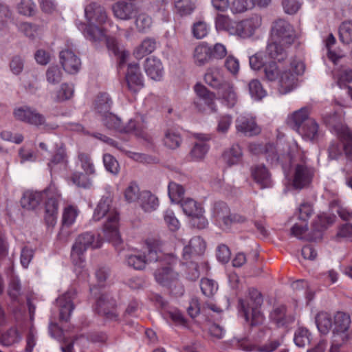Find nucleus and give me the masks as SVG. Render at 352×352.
<instances>
[{
    "instance_id": "f257e3e1",
    "label": "nucleus",
    "mask_w": 352,
    "mask_h": 352,
    "mask_svg": "<svg viewBox=\"0 0 352 352\" xmlns=\"http://www.w3.org/2000/svg\"><path fill=\"white\" fill-rule=\"evenodd\" d=\"M43 197L47 199L45 222L49 226L54 227L56 223L58 200L60 198V194L54 185L51 184L43 192L32 190L25 191L21 199V206L28 210H35L40 205Z\"/></svg>"
},
{
    "instance_id": "f03ea898",
    "label": "nucleus",
    "mask_w": 352,
    "mask_h": 352,
    "mask_svg": "<svg viewBox=\"0 0 352 352\" xmlns=\"http://www.w3.org/2000/svg\"><path fill=\"white\" fill-rule=\"evenodd\" d=\"M106 217L103 231L105 236L113 245L118 246L122 243L119 226L120 214L113 206V198L111 196H103L97 204L93 214L96 221Z\"/></svg>"
},
{
    "instance_id": "7ed1b4c3",
    "label": "nucleus",
    "mask_w": 352,
    "mask_h": 352,
    "mask_svg": "<svg viewBox=\"0 0 352 352\" xmlns=\"http://www.w3.org/2000/svg\"><path fill=\"white\" fill-rule=\"evenodd\" d=\"M157 261L162 267L156 270L154 273L156 281L162 286L170 289L179 284V273L175 269L179 260L174 254H164L160 256Z\"/></svg>"
},
{
    "instance_id": "20e7f679",
    "label": "nucleus",
    "mask_w": 352,
    "mask_h": 352,
    "mask_svg": "<svg viewBox=\"0 0 352 352\" xmlns=\"http://www.w3.org/2000/svg\"><path fill=\"white\" fill-rule=\"evenodd\" d=\"M147 254L135 255L130 254L126 258L129 266L138 270H144L148 263L157 261L162 245V241L157 238H148L144 242Z\"/></svg>"
},
{
    "instance_id": "39448f33",
    "label": "nucleus",
    "mask_w": 352,
    "mask_h": 352,
    "mask_svg": "<svg viewBox=\"0 0 352 352\" xmlns=\"http://www.w3.org/2000/svg\"><path fill=\"white\" fill-rule=\"evenodd\" d=\"M101 245L98 236L90 232L79 235L72 246L71 258L75 265H80L85 261L84 253L89 248H98Z\"/></svg>"
},
{
    "instance_id": "423d86ee",
    "label": "nucleus",
    "mask_w": 352,
    "mask_h": 352,
    "mask_svg": "<svg viewBox=\"0 0 352 352\" xmlns=\"http://www.w3.org/2000/svg\"><path fill=\"white\" fill-rule=\"evenodd\" d=\"M296 38V32L288 21L278 19L273 23L270 35L272 41H279L284 46H291Z\"/></svg>"
},
{
    "instance_id": "0eeeda50",
    "label": "nucleus",
    "mask_w": 352,
    "mask_h": 352,
    "mask_svg": "<svg viewBox=\"0 0 352 352\" xmlns=\"http://www.w3.org/2000/svg\"><path fill=\"white\" fill-rule=\"evenodd\" d=\"M262 17L258 14H252L251 16L236 22L234 35L241 38L246 39L253 36L256 32L261 27Z\"/></svg>"
},
{
    "instance_id": "6e6552de",
    "label": "nucleus",
    "mask_w": 352,
    "mask_h": 352,
    "mask_svg": "<svg viewBox=\"0 0 352 352\" xmlns=\"http://www.w3.org/2000/svg\"><path fill=\"white\" fill-rule=\"evenodd\" d=\"M184 212L192 217V225L199 229H204L208 225V221L204 216L201 205L192 199L188 198L182 203Z\"/></svg>"
},
{
    "instance_id": "1a4fd4ad",
    "label": "nucleus",
    "mask_w": 352,
    "mask_h": 352,
    "mask_svg": "<svg viewBox=\"0 0 352 352\" xmlns=\"http://www.w3.org/2000/svg\"><path fill=\"white\" fill-rule=\"evenodd\" d=\"M314 176V170L309 167L303 160L301 163L297 164L295 166L293 186L296 189H302L307 187L311 182Z\"/></svg>"
},
{
    "instance_id": "9d476101",
    "label": "nucleus",
    "mask_w": 352,
    "mask_h": 352,
    "mask_svg": "<svg viewBox=\"0 0 352 352\" xmlns=\"http://www.w3.org/2000/svg\"><path fill=\"white\" fill-rule=\"evenodd\" d=\"M60 63L65 71L69 74L78 73L81 68L80 58L70 50H63L59 54Z\"/></svg>"
},
{
    "instance_id": "9b49d317",
    "label": "nucleus",
    "mask_w": 352,
    "mask_h": 352,
    "mask_svg": "<svg viewBox=\"0 0 352 352\" xmlns=\"http://www.w3.org/2000/svg\"><path fill=\"white\" fill-rule=\"evenodd\" d=\"M263 303V297L261 294L254 288L248 289V295L245 299H240L239 304L244 316L247 321L250 318V309L258 308Z\"/></svg>"
},
{
    "instance_id": "f8f14e48",
    "label": "nucleus",
    "mask_w": 352,
    "mask_h": 352,
    "mask_svg": "<svg viewBox=\"0 0 352 352\" xmlns=\"http://www.w3.org/2000/svg\"><path fill=\"white\" fill-rule=\"evenodd\" d=\"M85 14L88 24L90 25H102L108 19L104 8L96 3H91L87 6Z\"/></svg>"
},
{
    "instance_id": "ddd939ff",
    "label": "nucleus",
    "mask_w": 352,
    "mask_h": 352,
    "mask_svg": "<svg viewBox=\"0 0 352 352\" xmlns=\"http://www.w3.org/2000/svg\"><path fill=\"white\" fill-rule=\"evenodd\" d=\"M76 296V291L74 289L69 290L62 296H59L56 302L60 309V319L64 321H68L72 311L74 309V305L72 300Z\"/></svg>"
},
{
    "instance_id": "4468645a",
    "label": "nucleus",
    "mask_w": 352,
    "mask_h": 352,
    "mask_svg": "<svg viewBox=\"0 0 352 352\" xmlns=\"http://www.w3.org/2000/svg\"><path fill=\"white\" fill-rule=\"evenodd\" d=\"M129 89L136 93L144 87V81L138 64H130L126 74Z\"/></svg>"
},
{
    "instance_id": "2eb2a0df",
    "label": "nucleus",
    "mask_w": 352,
    "mask_h": 352,
    "mask_svg": "<svg viewBox=\"0 0 352 352\" xmlns=\"http://www.w3.org/2000/svg\"><path fill=\"white\" fill-rule=\"evenodd\" d=\"M236 129L246 136L258 135L261 129L252 117L240 116L236 120Z\"/></svg>"
},
{
    "instance_id": "dca6fc26",
    "label": "nucleus",
    "mask_w": 352,
    "mask_h": 352,
    "mask_svg": "<svg viewBox=\"0 0 352 352\" xmlns=\"http://www.w3.org/2000/svg\"><path fill=\"white\" fill-rule=\"evenodd\" d=\"M102 121L108 129L116 130L119 132L129 133L130 131L133 129L135 126L133 121L130 122L129 126H124L121 119L111 112L103 116Z\"/></svg>"
},
{
    "instance_id": "f3484780",
    "label": "nucleus",
    "mask_w": 352,
    "mask_h": 352,
    "mask_svg": "<svg viewBox=\"0 0 352 352\" xmlns=\"http://www.w3.org/2000/svg\"><path fill=\"white\" fill-rule=\"evenodd\" d=\"M210 45L206 42L199 43L192 52L193 62L197 66H204L211 60Z\"/></svg>"
},
{
    "instance_id": "a211bd4d",
    "label": "nucleus",
    "mask_w": 352,
    "mask_h": 352,
    "mask_svg": "<svg viewBox=\"0 0 352 352\" xmlns=\"http://www.w3.org/2000/svg\"><path fill=\"white\" fill-rule=\"evenodd\" d=\"M97 310L100 314L107 318L113 319L117 317L115 301L108 295L102 294L97 300Z\"/></svg>"
},
{
    "instance_id": "6ab92c4d",
    "label": "nucleus",
    "mask_w": 352,
    "mask_h": 352,
    "mask_svg": "<svg viewBox=\"0 0 352 352\" xmlns=\"http://www.w3.org/2000/svg\"><path fill=\"white\" fill-rule=\"evenodd\" d=\"M144 69L146 74L154 80H160L163 76L162 63L160 59L154 56L146 59Z\"/></svg>"
},
{
    "instance_id": "aec40b11",
    "label": "nucleus",
    "mask_w": 352,
    "mask_h": 352,
    "mask_svg": "<svg viewBox=\"0 0 352 352\" xmlns=\"http://www.w3.org/2000/svg\"><path fill=\"white\" fill-rule=\"evenodd\" d=\"M111 10L116 19L126 21L131 19L134 13V5L131 3L120 1L112 5Z\"/></svg>"
},
{
    "instance_id": "412c9836",
    "label": "nucleus",
    "mask_w": 352,
    "mask_h": 352,
    "mask_svg": "<svg viewBox=\"0 0 352 352\" xmlns=\"http://www.w3.org/2000/svg\"><path fill=\"white\" fill-rule=\"evenodd\" d=\"M204 80L208 85L219 89L228 83L224 80L221 69L217 67L208 68Z\"/></svg>"
},
{
    "instance_id": "4be33fe9",
    "label": "nucleus",
    "mask_w": 352,
    "mask_h": 352,
    "mask_svg": "<svg viewBox=\"0 0 352 352\" xmlns=\"http://www.w3.org/2000/svg\"><path fill=\"white\" fill-rule=\"evenodd\" d=\"M279 91L282 94H287L293 90L297 85L296 76L287 70L282 71L278 80Z\"/></svg>"
},
{
    "instance_id": "5701e85b",
    "label": "nucleus",
    "mask_w": 352,
    "mask_h": 352,
    "mask_svg": "<svg viewBox=\"0 0 352 352\" xmlns=\"http://www.w3.org/2000/svg\"><path fill=\"white\" fill-rule=\"evenodd\" d=\"M302 137L307 140L316 141L319 137V126L314 119L308 120L300 129L296 130Z\"/></svg>"
},
{
    "instance_id": "b1692460",
    "label": "nucleus",
    "mask_w": 352,
    "mask_h": 352,
    "mask_svg": "<svg viewBox=\"0 0 352 352\" xmlns=\"http://www.w3.org/2000/svg\"><path fill=\"white\" fill-rule=\"evenodd\" d=\"M252 175L261 188H269L272 186L271 175L264 166H256L252 169Z\"/></svg>"
},
{
    "instance_id": "393cba45",
    "label": "nucleus",
    "mask_w": 352,
    "mask_h": 352,
    "mask_svg": "<svg viewBox=\"0 0 352 352\" xmlns=\"http://www.w3.org/2000/svg\"><path fill=\"white\" fill-rule=\"evenodd\" d=\"M289 47L284 46L282 43L270 39L266 48V53L271 58L280 62L287 57V49Z\"/></svg>"
},
{
    "instance_id": "a878e982",
    "label": "nucleus",
    "mask_w": 352,
    "mask_h": 352,
    "mask_svg": "<svg viewBox=\"0 0 352 352\" xmlns=\"http://www.w3.org/2000/svg\"><path fill=\"white\" fill-rule=\"evenodd\" d=\"M236 22L229 15L225 14H217L214 19L215 28L217 31H225L232 36L234 35Z\"/></svg>"
},
{
    "instance_id": "bb28decb",
    "label": "nucleus",
    "mask_w": 352,
    "mask_h": 352,
    "mask_svg": "<svg viewBox=\"0 0 352 352\" xmlns=\"http://www.w3.org/2000/svg\"><path fill=\"white\" fill-rule=\"evenodd\" d=\"M309 109L307 107H302L298 111H294L287 118V123L294 129H300L301 124L307 121L309 115Z\"/></svg>"
},
{
    "instance_id": "cd10ccee",
    "label": "nucleus",
    "mask_w": 352,
    "mask_h": 352,
    "mask_svg": "<svg viewBox=\"0 0 352 352\" xmlns=\"http://www.w3.org/2000/svg\"><path fill=\"white\" fill-rule=\"evenodd\" d=\"M182 138L179 132L175 128L165 130L163 139L164 144L170 149H175L180 146Z\"/></svg>"
},
{
    "instance_id": "c85d7f7f",
    "label": "nucleus",
    "mask_w": 352,
    "mask_h": 352,
    "mask_svg": "<svg viewBox=\"0 0 352 352\" xmlns=\"http://www.w3.org/2000/svg\"><path fill=\"white\" fill-rule=\"evenodd\" d=\"M230 210L226 203L222 201L216 202L212 209V216L221 225L228 228L229 222Z\"/></svg>"
},
{
    "instance_id": "c756f323",
    "label": "nucleus",
    "mask_w": 352,
    "mask_h": 352,
    "mask_svg": "<svg viewBox=\"0 0 352 352\" xmlns=\"http://www.w3.org/2000/svg\"><path fill=\"white\" fill-rule=\"evenodd\" d=\"M197 95L204 101L212 112L217 111V107L214 103L215 95L208 91L207 88L200 84H197L195 87Z\"/></svg>"
},
{
    "instance_id": "7c9ffc66",
    "label": "nucleus",
    "mask_w": 352,
    "mask_h": 352,
    "mask_svg": "<svg viewBox=\"0 0 352 352\" xmlns=\"http://www.w3.org/2000/svg\"><path fill=\"white\" fill-rule=\"evenodd\" d=\"M31 114V116L30 115L27 117V120H23L24 122L36 126V127L43 126L47 131L54 130L58 127L57 124L47 123L45 116L37 110Z\"/></svg>"
},
{
    "instance_id": "2f4dec72",
    "label": "nucleus",
    "mask_w": 352,
    "mask_h": 352,
    "mask_svg": "<svg viewBox=\"0 0 352 352\" xmlns=\"http://www.w3.org/2000/svg\"><path fill=\"white\" fill-rule=\"evenodd\" d=\"M315 322L318 331L322 334L329 333L332 327V317L326 311L318 313L315 317Z\"/></svg>"
},
{
    "instance_id": "473e14b6",
    "label": "nucleus",
    "mask_w": 352,
    "mask_h": 352,
    "mask_svg": "<svg viewBox=\"0 0 352 352\" xmlns=\"http://www.w3.org/2000/svg\"><path fill=\"white\" fill-rule=\"evenodd\" d=\"M140 204L145 212H151L157 208L159 201L157 197L150 191H143L141 192Z\"/></svg>"
},
{
    "instance_id": "72a5a7b5",
    "label": "nucleus",
    "mask_w": 352,
    "mask_h": 352,
    "mask_svg": "<svg viewBox=\"0 0 352 352\" xmlns=\"http://www.w3.org/2000/svg\"><path fill=\"white\" fill-rule=\"evenodd\" d=\"M242 157V151L238 144H233L223 154V160L228 166L236 164Z\"/></svg>"
},
{
    "instance_id": "f704fd0d",
    "label": "nucleus",
    "mask_w": 352,
    "mask_h": 352,
    "mask_svg": "<svg viewBox=\"0 0 352 352\" xmlns=\"http://www.w3.org/2000/svg\"><path fill=\"white\" fill-rule=\"evenodd\" d=\"M206 246V243L202 238L200 236H195L190 239L188 245L184 248V255L186 256V254L193 253L201 254L204 252Z\"/></svg>"
},
{
    "instance_id": "c9c22d12",
    "label": "nucleus",
    "mask_w": 352,
    "mask_h": 352,
    "mask_svg": "<svg viewBox=\"0 0 352 352\" xmlns=\"http://www.w3.org/2000/svg\"><path fill=\"white\" fill-rule=\"evenodd\" d=\"M338 135L343 142L344 150L347 159L352 162V132L346 127L342 128Z\"/></svg>"
},
{
    "instance_id": "e433bc0d",
    "label": "nucleus",
    "mask_w": 352,
    "mask_h": 352,
    "mask_svg": "<svg viewBox=\"0 0 352 352\" xmlns=\"http://www.w3.org/2000/svg\"><path fill=\"white\" fill-rule=\"evenodd\" d=\"M156 47L155 41L151 38L144 39L134 50L133 54L136 58L141 59L152 53Z\"/></svg>"
},
{
    "instance_id": "4c0bfd02",
    "label": "nucleus",
    "mask_w": 352,
    "mask_h": 352,
    "mask_svg": "<svg viewBox=\"0 0 352 352\" xmlns=\"http://www.w3.org/2000/svg\"><path fill=\"white\" fill-rule=\"evenodd\" d=\"M350 338L351 335L349 331L333 329L331 349H336V351H338V349L346 344L349 340Z\"/></svg>"
},
{
    "instance_id": "58836bf2",
    "label": "nucleus",
    "mask_w": 352,
    "mask_h": 352,
    "mask_svg": "<svg viewBox=\"0 0 352 352\" xmlns=\"http://www.w3.org/2000/svg\"><path fill=\"white\" fill-rule=\"evenodd\" d=\"M111 104L112 102L109 98V95L107 94H101L98 96L96 100L95 108L97 112L100 114L102 118L103 116H105V114H108L110 112L109 111Z\"/></svg>"
},
{
    "instance_id": "ea45409f",
    "label": "nucleus",
    "mask_w": 352,
    "mask_h": 352,
    "mask_svg": "<svg viewBox=\"0 0 352 352\" xmlns=\"http://www.w3.org/2000/svg\"><path fill=\"white\" fill-rule=\"evenodd\" d=\"M254 0H233L230 11L233 14H242L254 7Z\"/></svg>"
},
{
    "instance_id": "a19ab883",
    "label": "nucleus",
    "mask_w": 352,
    "mask_h": 352,
    "mask_svg": "<svg viewBox=\"0 0 352 352\" xmlns=\"http://www.w3.org/2000/svg\"><path fill=\"white\" fill-rule=\"evenodd\" d=\"M333 329L349 331L351 318L349 314L342 311H337L333 317Z\"/></svg>"
},
{
    "instance_id": "79ce46f5",
    "label": "nucleus",
    "mask_w": 352,
    "mask_h": 352,
    "mask_svg": "<svg viewBox=\"0 0 352 352\" xmlns=\"http://www.w3.org/2000/svg\"><path fill=\"white\" fill-rule=\"evenodd\" d=\"M21 32L30 39H34L41 34V29L36 24L28 22L21 23L19 25Z\"/></svg>"
},
{
    "instance_id": "37998d69",
    "label": "nucleus",
    "mask_w": 352,
    "mask_h": 352,
    "mask_svg": "<svg viewBox=\"0 0 352 352\" xmlns=\"http://www.w3.org/2000/svg\"><path fill=\"white\" fill-rule=\"evenodd\" d=\"M78 214V210L76 206H67L65 207L63 212L62 224L63 227H69L76 221Z\"/></svg>"
},
{
    "instance_id": "c03bdc74",
    "label": "nucleus",
    "mask_w": 352,
    "mask_h": 352,
    "mask_svg": "<svg viewBox=\"0 0 352 352\" xmlns=\"http://www.w3.org/2000/svg\"><path fill=\"white\" fill-rule=\"evenodd\" d=\"M221 89V94L224 102L228 107H233L237 102V96L232 85L228 82Z\"/></svg>"
},
{
    "instance_id": "a18cd8bd",
    "label": "nucleus",
    "mask_w": 352,
    "mask_h": 352,
    "mask_svg": "<svg viewBox=\"0 0 352 352\" xmlns=\"http://www.w3.org/2000/svg\"><path fill=\"white\" fill-rule=\"evenodd\" d=\"M78 164L85 173L94 175L96 173L94 164L89 154L81 152L78 155Z\"/></svg>"
},
{
    "instance_id": "49530a36",
    "label": "nucleus",
    "mask_w": 352,
    "mask_h": 352,
    "mask_svg": "<svg viewBox=\"0 0 352 352\" xmlns=\"http://www.w3.org/2000/svg\"><path fill=\"white\" fill-rule=\"evenodd\" d=\"M339 37L342 43L350 44L352 42V23L344 21L339 28Z\"/></svg>"
},
{
    "instance_id": "de8ad7c7",
    "label": "nucleus",
    "mask_w": 352,
    "mask_h": 352,
    "mask_svg": "<svg viewBox=\"0 0 352 352\" xmlns=\"http://www.w3.org/2000/svg\"><path fill=\"white\" fill-rule=\"evenodd\" d=\"M85 33L86 36L93 41H100L106 38L104 30L98 28V25L88 24Z\"/></svg>"
},
{
    "instance_id": "09e8293b",
    "label": "nucleus",
    "mask_w": 352,
    "mask_h": 352,
    "mask_svg": "<svg viewBox=\"0 0 352 352\" xmlns=\"http://www.w3.org/2000/svg\"><path fill=\"white\" fill-rule=\"evenodd\" d=\"M135 23L139 32H145L151 28L153 19L146 13L142 12L136 16Z\"/></svg>"
},
{
    "instance_id": "8fccbe9b",
    "label": "nucleus",
    "mask_w": 352,
    "mask_h": 352,
    "mask_svg": "<svg viewBox=\"0 0 352 352\" xmlns=\"http://www.w3.org/2000/svg\"><path fill=\"white\" fill-rule=\"evenodd\" d=\"M124 196L125 200L129 203L135 202L140 199L141 192L138 185L135 182H131L124 190Z\"/></svg>"
},
{
    "instance_id": "3c124183",
    "label": "nucleus",
    "mask_w": 352,
    "mask_h": 352,
    "mask_svg": "<svg viewBox=\"0 0 352 352\" xmlns=\"http://www.w3.org/2000/svg\"><path fill=\"white\" fill-rule=\"evenodd\" d=\"M184 188L182 186L175 183L170 182L168 185V195L172 202L178 203L181 201L184 195Z\"/></svg>"
},
{
    "instance_id": "603ef678",
    "label": "nucleus",
    "mask_w": 352,
    "mask_h": 352,
    "mask_svg": "<svg viewBox=\"0 0 352 352\" xmlns=\"http://www.w3.org/2000/svg\"><path fill=\"white\" fill-rule=\"evenodd\" d=\"M91 175L86 173L75 172L71 176V180L75 185L82 188H89L92 182L89 178Z\"/></svg>"
},
{
    "instance_id": "864d4df0",
    "label": "nucleus",
    "mask_w": 352,
    "mask_h": 352,
    "mask_svg": "<svg viewBox=\"0 0 352 352\" xmlns=\"http://www.w3.org/2000/svg\"><path fill=\"white\" fill-rule=\"evenodd\" d=\"M106 42L108 49L111 50L116 55L120 56L121 61L124 62L126 58L129 54V52L121 49L118 42L113 37H107Z\"/></svg>"
},
{
    "instance_id": "5fc2aeb1",
    "label": "nucleus",
    "mask_w": 352,
    "mask_h": 352,
    "mask_svg": "<svg viewBox=\"0 0 352 352\" xmlns=\"http://www.w3.org/2000/svg\"><path fill=\"white\" fill-rule=\"evenodd\" d=\"M332 223L331 218L325 215H318L317 219L314 222V228L316 231V236L314 238L309 239L311 241L321 238V231L325 229L327 225Z\"/></svg>"
},
{
    "instance_id": "6e6d98bb",
    "label": "nucleus",
    "mask_w": 352,
    "mask_h": 352,
    "mask_svg": "<svg viewBox=\"0 0 352 352\" xmlns=\"http://www.w3.org/2000/svg\"><path fill=\"white\" fill-rule=\"evenodd\" d=\"M208 150V145L204 142L196 143L190 153L192 160L199 161L204 158Z\"/></svg>"
},
{
    "instance_id": "4d7b16f0",
    "label": "nucleus",
    "mask_w": 352,
    "mask_h": 352,
    "mask_svg": "<svg viewBox=\"0 0 352 352\" xmlns=\"http://www.w3.org/2000/svg\"><path fill=\"white\" fill-rule=\"evenodd\" d=\"M265 76L270 81L278 80L282 72L276 63L270 62L265 65Z\"/></svg>"
},
{
    "instance_id": "13d9d810",
    "label": "nucleus",
    "mask_w": 352,
    "mask_h": 352,
    "mask_svg": "<svg viewBox=\"0 0 352 352\" xmlns=\"http://www.w3.org/2000/svg\"><path fill=\"white\" fill-rule=\"evenodd\" d=\"M249 91L252 98L260 100L263 98L266 92L259 80H252L249 83Z\"/></svg>"
},
{
    "instance_id": "bf43d9fd",
    "label": "nucleus",
    "mask_w": 352,
    "mask_h": 352,
    "mask_svg": "<svg viewBox=\"0 0 352 352\" xmlns=\"http://www.w3.org/2000/svg\"><path fill=\"white\" fill-rule=\"evenodd\" d=\"M18 11L25 16H32L36 13V5L32 0H21L18 6Z\"/></svg>"
},
{
    "instance_id": "052dcab7",
    "label": "nucleus",
    "mask_w": 352,
    "mask_h": 352,
    "mask_svg": "<svg viewBox=\"0 0 352 352\" xmlns=\"http://www.w3.org/2000/svg\"><path fill=\"white\" fill-rule=\"evenodd\" d=\"M202 293L208 297L212 296L217 291V284L211 279L202 278L200 283Z\"/></svg>"
},
{
    "instance_id": "680f3d73",
    "label": "nucleus",
    "mask_w": 352,
    "mask_h": 352,
    "mask_svg": "<svg viewBox=\"0 0 352 352\" xmlns=\"http://www.w3.org/2000/svg\"><path fill=\"white\" fill-rule=\"evenodd\" d=\"M63 72L57 65L50 67L46 72V79L50 84H56L60 82Z\"/></svg>"
},
{
    "instance_id": "e2e57ef3",
    "label": "nucleus",
    "mask_w": 352,
    "mask_h": 352,
    "mask_svg": "<svg viewBox=\"0 0 352 352\" xmlns=\"http://www.w3.org/2000/svg\"><path fill=\"white\" fill-rule=\"evenodd\" d=\"M21 339V336L15 328H11L1 336V342L3 345L10 346Z\"/></svg>"
},
{
    "instance_id": "0e129e2a",
    "label": "nucleus",
    "mask_w": 352,
    "mask_h": 352,
    "mask_svg": "<svg viewBox=\"0 0 352 352\" xmlns=\"http://www.w3.org/2000/svg\"><path fill=\"white\" fill-rule=\"evenodd\" d=\"M309 331L305 328L300 327L295 333L294 342L297 346L303 347L309 343Z\"/></svg>"
},
{
    "instance_id": "69168bd1",
    "label": "nucleus",
    "mask_w": 352,
    "mask_h": 352,
    "mask_svg": "<svg viewBox=\"0 0 352 352\" xmlns=\"http://www.w3.org/2000/svg\"><path fill=\"white\" fill-rule=\"evenodd\" d=\"M21 284L16 277H11L8 288V294L12 300H16L21 295Z\"/></svg>"
},
{
    "instance_id": "338daca9",
    "label": "nucleus",
    "mask_w": 352,
    "mask_h": 352,
    "mask_svg": "<svg viewBox=\"0 0 352 352\" xmlns=\"http://www.w3.org/2000/svg\"><path fill=\"white\" fill-rule=\"evenodd\" d=\"M192 32L197 39H201L208 34V26L206 22L199 21L193 24Z\"/></svg>"
},
{
    "instance_id": "774afa93",
    "label": "nucleus",
    "mask_w": 352,
    "mask_h": 352,
    "mask_svg": "<svg viewBox=\"0 0 352 352\" xmlns=\"http://www.w3.org/2000/svg\"><path fill=\"white\" fill-rule=\"evenodd\" d=\"M175 8L181 15L190 14L195 6L191 0H175Z\"/></svg>"
}]
</instances>
